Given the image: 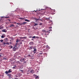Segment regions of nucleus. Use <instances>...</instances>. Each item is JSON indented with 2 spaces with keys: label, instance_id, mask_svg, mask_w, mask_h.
Here are the masks:
<instances>
[{
  "label": "nucleus",
  "instance_id": "f257e3e1",
  "mask_svg": "<svg viewBox=\"0 0 79 79\" xmlns=\"http://www.w3.org/2000/svg\"><path fill=\"white\" fill-rule=\"evenodd\" d=\"M12 72V70L11 69H10L8 71H6L5 73L6 74H8V73H11Z\"/></svg>",
  "mask_w": 79,
  "mask_h": 79
},
{
  "label": "nucleus",
  "instance_id": "f03ea898",
  "mask_svg": "<svg viewBox=\"0 0 79 79\" xmlns=\"http://www.w3.org/2000/svg\"><path fill=\"white\" fill-rule=\"evenodd\" d=\"M8 76L9 77V78H12L13 77V75L10 74H7Z\"/></svg>",
  "mask_w": 79,
  "mask_h": 79
},
{
  "label": "nucleus",
  "instance_id": "7ed1b4c3",
  "mask_svg": "<svg viewBox=\"0 0 79 79\" xmlns=\"http://www.w3.org/2000/svg\"><path fill=\"white\" fill-rule=\"evenodd\" d=\"M26 60V59L24 58L22 60H21V62H23V61H24V62L23 63H26V62L25 61V60Z\"/></svg>",
  "mask_w": 79,
  "mask_h": 79
},
{
  "label": "nucleus",
  "instance_id": "20e7f679",
  "mask_svg": "<svg viewBox=\"0 0 79 79\" xmlns=\"http://www.w3.org/2000/svg\"><path fill=\"white\" fill-rule=\"evenodd\" d=\"M33 46H31L29 48H28V49L29 50H31L32 48H33Z\"/></svg>",
  "mask_w": 79,
  "mask_h": 79
},
{
  "label": "nucleus",
  "instance_id": "39448f33",
  "mask_svg": "<svg viewBox=\"0 0 79 79\" xmlns=\"http://www.w3.org/2000/svg\"><path fill=\"white\" fill-rule=\"evenodd\" d=\"M55 10H53V9H51V13H53V12H55Z\"/></svg>",
  "mask_w": 79,
  "mask_h": 79
},
{
  "label": "nucleus",
  "instance_id": "423d86ee",
  "mask_svg": "<svg viewBox=\"0 0 79 79\" xmlns=\"http://www.w3.org/2000/svg\"><path fill=\"white\" fill-rule=\"evenodd\" d=\"M43 51L44 52H47V51H48V49L47 48H46L45 49H43Z\"/></svg>",
  "mask_w": 79,
  "mask_h": 79
},
{
  "label": "nucleus",
  "instance_id": "0eeeda50",
  "mask_svg": "<svg viewBox=\"0 0 79 79\" xmlns=\"http://www.w3.org/2000/svg\"><path fill=\"white\" fill-rule=\"evenodd\" d=\"M6 37V35L5 34H3L1 36L2 38H4V37Z\"/></svg>",
  "mask_w": 79,
  "mask_h": 79
},
{
  "label": "nucleus",
  "instance_id": "6e6552de",
  "mask_svg": "<svg viewBox=\"0 0 79 79\" xmlns=\"http://www.w3.org/2000/svg\"><path fill=\"white\" fill-rule=\"evenodd\" d=\"M4 41H5L6 42H8V39L7 38H6L4 39Z\"/></svg>",
  "mask_w": 79,
  "mask_h": 79
},
{
  "label": "nucleus",
  "instance_id": "1a4fd4ad",
  "mask_svg": "<svg viewBox=\"0 0 79 79\" xmlns=\"http://www.w3.org/2000/svg\"><path fill=\"white\" fill-rule=\"evenodd\" d=\"M30 72L31 73H32V74H33V73H35V71H34V70H32L30 71Z\"/></svg>",
  "mask_w": 79,
  "mask_h": 79
},
{
  "label": "nucleus",
  "instance_id": "9d476101",
  "mask_svg": "<svg viewBox=\"0 0 79 79\" xmlns=\"http://www.w3.org/2000/svg\"><path fill=\"white\" fill-rule=\"evenodd\" d=\"M6 29H4L2 31V32H6Z\"/></svg>",
  "mask_w": 79,
  "mask_h": 79
},
{
  "label": "nucleus",
  "instance_id": "9b49d317",
  "mask_svg": "<svg viewBox=\"0 0 79 79\" xmlns=\"http://www.w3.org/2000/svg\"><path fill=\"white\" fill-rule=\"evenodd\" d=\"M17 48L14 47L13 48V51H16V50Z\"/></svg>",
  "mask_w": 79,
  "mask_h": 79
},
{
  "label": "nucleus",
  "instance_id": "f8f14e48",
  "mask_svg": "<svg viewBox=\"0 0 79 79\" xmlns=\"http://www.w3.org/2000/svg\"><path fill=\"white\" fill-rule=\"evenodd\" d=\"M29 44L30 45H33L34 44V43L32 42H31L30 43H29Z\"/></svg>",
  "mask_w": 79,
  "mask_h": 79
},
{
  "label": "nucleus",
  "instance_id": "ddd939ff",
  "mask_svg": "<svg viewBox=\"0 0 79 79\" xmlns=\"http://www.w3.org/2000/svg\"><path fill=\"white\" fill-rule=\"evenodd\" d=\"M51 31H52V29H50V30H49V31H47V32H48V33H50V32H51Z\"/></svg>",
  "mask_w": 79,
  "mask_h": 79
},
{
  "label": "nucleus",
  "instance_id": "4468645a",
  "mask_svg": "<svg viewBox=\"0 0 79 79\" xmlns=\"http://www.w3.org/2000/svg\"><path fill=\"white\" fill-rule=\"evenodd\" d=\"M27 23V22H23L22 23V25H24Z\"/></svg>",
  "mask_w": 79,
  "mask_h": 79
},
{
  "label": "nucleus",
  "instance_id": "2eb2a0df",
  "mask_svg": "<svg viewBox=\"0 0 79 79\" xmlns=\"http://www.w3.org/2000/svg\"><path fill=\"white\" fill-rule=\"evenodd\" d=\"M25 21H27V22H30V20H29L27 19H26L25 20Z\"/></svg>",
  "mask_w": 79,
  "mask_h": 79
},
{
  "label": "nucleus",
  "instance_id": "dca6fc26",
  "mask_svg": "<svg viewBox=\"0 0 79 79\" xmlns=\"http://www.w3.org/2000/svg\"><path fill=\"white\" fill-rule=\"evenodd\" d=\"M45 35H48V33L46 31V32H45Z\"/></svg>",
  "mask_w": 79,
  "mask_h": 79
},
{
  "label": "nucleus",
  "instance_id": "f3484780",
  "mask_svg": "<svg viewBox=\"0 0 79 79\" xmlns=\"http://www.w3.org/2000/svg\"><path fill=\"white\" fill-rule=\"evenodd\" d=\"M19 39H17L16 40V42H17V43H18V42H19V40H18Z\"/></svg>",
  "mask_w": 79,
  "mask_h": 79
},
{
  "label": "nucleus",
  "instance_id": "a211bd4d",
  "mask_svg": "<svg viewBox=\"0 0 79 79\" xmlns=\"http://www.w3.org/2000/svg\"><path fill=\"white\" fill-rule=\"evenodd\" d=\"M34 48V50L33 51H34V52H36L37 51V49H36V48Z\"/></svg>",
  "mask_w": 79,
  "mask_h": 79
},
{
  "label": "nucleus",
  "instance_id": "6ab92c4d",
  "mask_svg": "<svg viewBox=\"0 0 79 79\" xmlns=\"http://www.w3.org/2000/svg\"><path fill=\"white\" fill-rule=\"evenodd\" d=\"M26 37H19L20 39H24V38H26Z\"/></svg>",
  "mask_w": 79,
  "mask_h": 79
},
{
  "label": "nucleus",
  "instance_id": "aec40b11",
  "mask_svg": "<svg viewBox=\"0 0 79 79\" xmlns=\"http://www.w3.org/2000/svg\"><path fill=\"white\" fill-rule=\"evenodd\" d=\"M40 19L39 18L38 19H35V21H39Z\"/></svg>",
  "mask_w": 79,
  "mask_h": 79
},
{
  "label": "nucleus",
  "instance_id": "412c9836",
  "mask_svg": "<svg viewBox=\"0 0 79 79\" xmlns=\"http://www.w3.org/2000/svg\"><path fill=\"white\" fill-rule=\"evenodd\" d=\"M34 26H38V23H35Z\"/></svg>",
  "mask_w": 79,
  "mask_h": 79
},
{
  "label": "nucleus",
  "instance_id": "4be33fe9",
  "mask_svg": "<svg viewBox=\"0 0 79 79\" xmlns=\"http://www.w3.org/2000/svg\"><path fill=\"white\" fill-rule=\"evenodd\" d=\"M15 26V25H14L13 24H11L10 26V27H13Z\"/></svg>",
  "mask_w": 79,
  "mask_h": 79
},
{
  "label": "nucleus",
  "instance_id": "5701e85b",
  "mask_svg": "<svg viewBox=\"0 0 79 79\" xmlns=\"http://www.w3.org/2000/svg\"><path fill=\"white\" fill-rule=\"evenodd\" d=\"M19 19H22V20H23L24 19V18H22L21 17L19 18Z\"/></svg>",
  "mask_w": 79,
  "mask_h": 79
},
{
  "label": "nucleus",
  "instance_id": "b1692460",
  "mask_svg": "<svg viewBox=\"0 0 79 79\" xmlns=\"http://www.w3.org/2000/svg\"><path fill=\"white\" fill-rule=\"evenodd\" d=\"M9 48H13V47L12 46H9Z\"/></svg>",
  "mask_w": 79,
  "mask_h": 79
},
{
  "label": "nucleus",
  "instance_id": "393cba45",
  "mask_svg": "<svg viewBox=\"0 0 79 79\" xmlns=\"http://www.w3.org/2000/svg\"><path fill=\"white\" fill-rule=\"evenodd\" d=\"M46 31L45 30H43L42 31V32H46Z\"/></svg>",
  "mask_w": 79,
  "mask_h": 79
},
{
  "label": "nucleus",
  "instance_id": "a878e982",
  "mask_svg": "<svg viewBox=\"0 0 79 79\" xmlns=\"http://www.w3.org/2000/svg\"><path fill=\"white\" fill-rule=\"evenodd\" d=\"M19 26H21V25H23L22 23H19Z\"/></svg>",
  "mask_w": 79,
  "mask_h": 79
},
{
  "label": "nucleus",
  "instance_id": "bb28decb",
  "mask_svg": "<svg viewBox=\"0 0 79 79\" xmlns=\"http://www.w3.org/2000/svg\"><path fill=\"white\" fill-rule=\"evenodd\" d=\"M17 63H18V64H19L20 63V62L19 61H17L16 62Z\"/></svg>",
  "mask_w": 79,
  "mask_h": 79
},
{
  "label": "nucleus",
  "instance_id": "cd10ccee",
  "mask_svg": "<svg viewBox=\"0 0 79 79\" xmlns=\"http://www.w3.org/2000/svg\"><path fill=\"white\" fill-rule=\"evenodd\" d=\"M0 42H3V40H1Z\"/></svg>",
  "mask_w": 79,
  "mask_h": 79
},
{
  "label": "nucleus",
  "instance_id": "c85d7f7f",
  "mask_svg": "<svg viewBox=\"0 0 79 79\" xmlns=\"http://www.w3.org/2000/svg\"><path fill=\"white\" fill-rule=\"evenodd\" d=\"M30 56H31V55H30L29 54L28 55V57L29 58Z\"/></svg>",
  "mask_w": 79,
  "mask_h": 79
},
{
  "label": "nucleus",
  "instance_id": "c756f323",
  "mask_svg": "<svg viewBox=\"0 0 79 79\" xmlns=\"http://www.w3.org/2000/svg\"><path fill=\"white\" fill-rule=\"evenodd\" d=\"M32 38H33V39H35V36H34L33 37H32Z\"/></svg>",
  "mask_w": 79,
  "mask_h": 79
},
{
  "label": "nucleus",
  "instance_id": "7c9ffc66",
  "mask_svg": "<svg viewBox=\"0 0 79 79\" xmlns=\"http://www.w3.org/2000/svg\"><path fill=\"white\" fill-rule=\"evenodd\" d=\"M35 38H36L37 39H39V37L38 36H35Z\"/></svg>",
  "mask_w": 79,
  "mask_h": 79
},
{
  "label": "nucleus",
  "instance_id": "2f4dec72",
  "mask_svg": "<svg viewBox=\"0 0 79 79\" xmlns=\"http://www.w3.org/2000/svg\"><path fill=\"white\" fill-rule=\"evenodd\" d=\"M9 17H4L5 18H9Z\"/></svg>",
  "mask_w": 79,
  "mask_h": 79
},
{
  "label": "nucleus",
  "instance_id": "473e14b6",
  "mask_svg": "<svg viewBox=\"0 0 79 79\" xmlns=\"http://www.w3.org/2000/svg\"><path fill=\"white\" fill-rule=\"evenodd\" d=\"M13 23H14V24H16V22H14Z\"/></svg>",
  "mask_w": 79,
  "mask_h": 79
},
{
  "label": "nucleus",
  "instance_id": "72a5a7b5",
  "mask_svg": "<svg viewBox=\"0 0 79 79\" xmlns=\"http://www.w3.org/2000/svg\"><path fill=\"white\" fill-rule=\"evenodd\" d=\"M42 23H41L39 24V26H42Z\"/></svg>",
  "mask_w": 79,
  "mask_h": 79
},
{
  "label": "nucleus",
  "instance_id": "f704fd0d",
  "mask_svg": "<svg viewBox=\"0 0 79 79\" xmlns=\"http://www.w3.org/2000/svg\"><path fill=\"white\" fill-rule=\"evenodd\" d=\"M36 79H37V78H39V77H38V76H37L36 77H35Z\"/></svg>",
  "mask_w": 79,
  "mask_h": 79
},
{
  "label": "nucleus",
  "instance_id": "c9c22d12",
  "mask_svg": "<svg viewBox=\"0 0 79 79\" xmlns=\"http://www.w3.org/2000/svg\"><path fill=\"white\" fill-rule=\"evenodd\" d=\"M3 44L4 45H6V43L5 42H4Z\"/></svg>",
  "mask_w": 79,
  "mask_h": 79
},
{
  "label": "nucleus",
  "instance_id": "e433bc0d",
  "mask_svg": "<svg viewBox=\"0 0 79 79\" xmlns=\"http://www.w3.org/2000/svg\"><path fill=\"white\" fill-rule=\"evenodd\" d=\"M33 53H34V54L35 53H36V52H35V51H33Z\"/></svg>",
  "mask_w": 79,
  "mask_h": 79
},
{
  "label": "nucleus",
  "instance_id": "4c0bfd02",
  "mask_svg": "<svg viewBox=\"0 0 79 79\" xmlns=\"http://www.w3.org/2000/svg\"><path fill=\"white\" fill-rule=\"evenodd\" d=\"M29 38H32V36H29Z\"/></svg>",
  "mask_w": 79,
  "mask_h": 79
},
{
  "label": "nucleus",
  "instance_id": "58836bf2",
  "mask_svg": "<svg viewBox=\"0 0 79 79\" xmlns=\"http://www.w3.org/2000/svg\"><path fill=\"white\" fill-rule=\"evenodd\" d=\"M3 60H6V58H3Z\"/></svg>",
  "mask_w": 79,
  "mask_h": 79
},
{
  "label": "nucleus",
  "instance_id": "ea45409f",
  "mask_svg": "<svg viewBox=\"0 0 79 79\" xmlns=\"http://www.w3.org/2000/svg\"><path fill=\"white\" fill-rule=\"evenodd\" d=\"M2 28V27H1V26H0V29H1Z\"/></svg>",
  "mask_w": 79,
  "mask_h": 79
},
{
  "label": "nucleus",
  "instance_id": "a19ab883",
  "mask_svg": "<svg viewBox=\"0 0 79 79\" xmlns=\"http://www.w3.org/2000/svg\"><path fill=\"white\" fill-rule=\"evenodd\" d=\"M42 54H43V53H40V55H42Z\"/></svg>",
  "mask_w": 79,
  "mask_h": 79
},
{
  "label": "nucleus",
  "instance_id": "79ce46f5",
  "mask_svg": "<svg viewBox=\"0 0 79 79\" xmlns=\"http://www.w3.org/2000/svg\"><path fill=\"white\" fill-rule=\"evenodd\" d=\"M19 44H22V42H20Z\"/></svg>",
  "mask_w": 79,
  "mask_h": 79
},
{
  "label": "nucleus",
  "instance_id": "37998d69",
  "mask_svg": "<svg viewBox=\"0 0 79 79\" xmlns=\"http://www.w3.org/2000/svg\"><path fill=\"white\" fill-rule=\"evenodd\" d=\"M6 44H8V45H9V43H6Z\"/></svg>",
  "mask_w": 79,
  "mask_h": 79
},
{
  "label": "nucleus",
  "instance_id": "c03bdc74",
  "mask_svg": "<svg viewBox=\"0 0 79 79\" xmlns=\"http://www.w3.org/2000/svg\"><path fill=\"white\" fill-rule=\"evenodd\" d=\"M19 23H17V24H18V25H19Z\"/></svg>",
  "mask_w": 79,
  "mask_h": 79
},
{
  "label": "nucleus",
  "instance_id": "a18cd8bd",
  "mask_svg": "<svg viewBox=\"0 0 79 79\" xmlns=\"http://www.w3.org/2000/svg\"><path fill=\"white\" fill-rule=\"evenodd\" d=\"M13 68H14V69H15V67H14Z\"/></svg>",
  "mask_w": 79,
  "mask_h": 79
},
{
  "label": "nucleus",
  "instance_id": "49530a36",
  "mask_svg": "<svg viewBox=\"0 0 79 79\" xmlns=\"http://www.w3.org/2000/svg\"><path fill=\"white\" fill-rule=\"evenodd\" d=\"M31 40H34V39H31Z\"/></svg>",
  "mask_w": 79,
  "mask_h": 79
},
{
  "label": "nucleus",
  "instance_id": "de8ad7c7",
  "mask_svg": "<svg viewBox=\"0 0 79 79\" xmlns=\"http://www.w3.org/2000/svg\"><path fill=\"white\" fill-rule=\"evenodd\" d=\"M2 56L1 55H0V57H1Z\"/></svg>",
  "mask_w": 79,
  "mask_h": 79
},
{
  "label": "nucleus",
  "instance_id": "09e8293b",
  "mask_svg": "<svg viewBox=\"0 0 79 79\" xmlns=\"http://www.w3.org/2000/svg\"><path fill=\"white\" fill-rule=\"evenodd\" d=\"M50 29L51 28V29H52V27H50L49 28Z\"/></svg>",
  "mask_w": 79,
  "mask_h": 79
},
{
  "label": "nucleus",
  "instance_id": "8fccbe9b",
  "mask_svg": "<svg viewBox=\"0 0 79 79\" xmlns=\"http://www.w3.org/2000/svg\"><path fill=\"white\" fill-rule=\"evenodd\" d=\"M49 18H48V19H49Z\"/></svg>",
  "mask_w": 79,
  "mask_h": 79
},
{
  "label": "nucleus",
  "instance_id": "3c124183",
  "mask_svg": "<svg viewBox=\"0 0 79 79\" xmlns=\"http://www.w3.org/2000/svg\"><path fill=\"white\" fill-rule=\"evenodd\" d=\"M22 42H23V40H22Z\"/></svg>",
  "mask_w": 79,
  "mask_h": 79
},
{
  "label": "nucleus",
  "instance_id": "603ef678",
  "mask_svg": "<svg viewBox=\"0 0 79 79\" xmlns=\"http://www.w3.org/2000/svg\"><path fill=\"white\" fill-rule=\"evenodd\" d=\"M21 71H23V70H21Z\"/></svg>",
  "mask_w": 79,
  "mask_h": 79
},
{
  "label": "nucleus",
  "instance_id": "864d4df0",
  "mask_svg": "<svg viewBox=\"0 0 79 79\" xmlns=\"http://www.w3.org/2000/svg\"><path fill=\"white\" fill-rule=\"evenodd\" d=\"M41 20V21H42V20Z\"/></svg>",
  "mask_w": 79,
  "mask_h": 79
},
{
  "label": "nucleus",
  "instance_id": "5fc2aeb1",
  "mask_svg": "<svg viewBox=\"0 0 79 79\" xmlns=\"http://www.w3.org/2000/svg\"><path fill=\"white\" fill-rule=\"evenodd\" d=\"M35 12H36V11H35Z\"/></svg>",
  "mask_w": 79,
  "mask_h": 79
}]
</instances>
